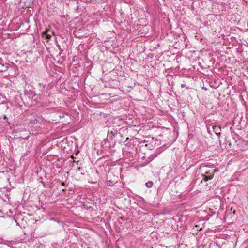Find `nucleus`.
<instances>
[{"instance_id":"10","label":"nucleus","mask_w":248,"mask_h":248,"mask_svg":"<svg viewBox=\"0 0 248 248\" xmlns=\"http://www.w3.org/2000/svg\"><path fill=\"white\" fill-rule=\"evenodd\" d=\"M3 119L5 120L6 122H8V118L5 115L3 116Z\"/></svg>"},{"instance_id":"12","label":"nucleus","mask_w":248,"mask_h":248,"mask_svg":"<svg viewBox=\"0 0 248 248\" xmlns=\"http://www.w3.org/2000/svg\"><path fill=\"white\" fill-rule=\"evenodd\" d=\"M168 78L167 79L169 80V78L170 77L171 78H172V76H171V75H168Z\"/></svg>"},{"instance_id":"13","label":"nucleus","mask_w":248,"mask_h":248,"mask_svg":"<svg viewBox=\"0 0 248 248\" xmlns=\"http://www.w3.org/2000/svg\"><path fill=\"white\" fill-rule=\"evenodd\" d=\"M64 183H63V182H62V185H64Z\"/></svg>"},{"instance_id":"5","label":"nucleus","mask_w":248,"mask_h":248,"mask_svg":"<svg viewBox=\"0 0 248 248\" xmlns=\"http://www.w3.org/2000/svg\"><path fill=\"white\" fill-rule=\"evenodd\" d=\"M39 86H40V90L41 91H43L45 89L46 85L45 84H43V83H39Z\"/></svg>"},{"instance_id":"4","label":"nucleus","mask_w":248,"mask_h":248,"mask_svg":"<svg viewBox=\"0 0 248 248\" xmlns=\"http://www.w3.org/2000/svg\"><path fill=\"white\" fill-rule=\"evenodd\" d=\"M213 131L215 132V133H218V132H220L221 130V128L220 127L217 126H215L213 127Z\"/></svg>"},{"instance_id":"11","label":"nucleus","mask_w":248,"mask_h":248,"mask_svg":"<svg viewBox=\"0 0 248 248\" xmlns=\"http://www.w3.org/2000/svg\"><path fill=\"white\" fill-rule=\"evenodd\" d=\"M181 86L182 88H184L186 86V85L185 84H182Z\"/></svg>"},{"instance_id":"6","label":"nucleus","mask_w":248,"mask_h":248,"mask_svg":"<svg viewBox=\"0 0 248 248\" xmlns=\"http://www.w3.org/2000/svg\"><path fill=\"white\" fill-rule=\"evenodd\" d=\"M217 170H213V171L211 172H210V170H209V171H206L205 172V173L208 174V175H212L214 174V173L215 172V171H216Z\"/></svg>"},{"instance_id":"3","label":"nucleus","mask_w":248,"mask_h":248,"mask_svg":"<svg viewBox=\"0 0 248 248\" xmlns=\"http://www.w3.org/2000/svg\"><path fill=\"white\" fill-rule=\"evenodd\" d=\"M154 183L152 181H148L145 183V186L148 188H151L153 186Z\"/></svg>"},{"instance_id":"7","label":"nucleus","mask_w":248,"mask_h":248,"mask_svg":"<svg viewBox=\"0 0 248 248\" xmlns=\"http://www.w3.org/2000/svg\"><path fill=\"white\" fill-rule=\"evenodd\" d=\"M50 31L49 30H46L45 31L42 32V36L44 38L46 36V35L47 34V33Z\"/></svg>"},{"instance_id":"14","label":"nucleus","mask_w":248,"mask_h":248,"mask_svg":"<svg viewBox=\"0 0 248 248\" xmlns=\"http://www.w3.org/2000/svg\"><path fill=\"white\" fill-rule=\"evenodd\" d=\"M128 139H129V138H126V140H128Z\"/></svg>"},{"instance_id":"9","label":"nucleus","mask_w":248,"mask_h":248,"mask_svg":"<svg viewBox=\"0 0 248 248\" xmlns=\"http://www.w3.org/2000/svg\"><path fill=\"white\" fill-rule=\"evenodd\" d=\"M216 134L218 136V138H220L221 136V133L220 132H218V133H216Z\"/></svg>"},{"instance_id":"8","label":"nucleus","mask_w":248,"mask_h":248,"mask_svg":"<svg viewBox=\"0 0 248 248\" xmlns=\"http://www.w3.org/2000/svg\"><path fill=\"white\" fill-rule=\"evenodd\" d=\"M51 35H50V34H48V33H47V34L46 35V36L45 37V38L47 40V41H48V40H49L51 38Z\"/></svg>"},{"instance_id":"2","label":"nucleus","mask_w":248,"mask_h":248,"mask_svg":"<svg viewBox=\"0 0 248 248\" xmlns=\"http://www.w3.org/2000/svg\"><path fill=\"white\" fill-rule=\"evenodd\" d=\"M202 179L204 180V182H207L208 180H211L213 178V174L211 175H206L205 174L202 175Z\"/></svg>"},{"instance_id":"1","label":"nucleus","mask_w":248,"mask_h":248,"mask_svg":"<svg viewBox=\"0 0 248 248\" xmlns=\"http://www.w3.org/2000/svg\"><path fill=\"white\" fill-rule=\"evenodd\" d=\"M115 130L112 127H108V137L112 140L115 137Z\"/></svg>"}]
</instances>
